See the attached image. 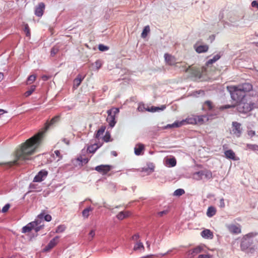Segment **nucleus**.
Returning <instances> with one entry per match:
<instances>
[{"label":"nucleus","instance_id":"obj_1","mask_svg":"<svg viewBox=\"0 0 258 258\" xmlns=\"http://www.w3.org/2000/svg\"><path fill=\"white\" fill-rule=\"evenodd\" d=\"M58 120L59 116H55L50 121L47 122L45 124L44 131L38 132L22 144L21 149L17 152L16 160L8 162L6 164L9 167H11L14 165H19L22 164L21 162V161L31 160L30 155L34 153L36 149L40 144L44 133L51 125L57 122Z\"/></svg>","mask_w":258,"mask_h":258},{"label":"nucleus","instance_id":"obj_2","mask_svg":"<svg viewBox=\"0 0 258 258\" xmlns=\"http://www.w3.org/2000/svg\"><path fill=\"white\" fill-rule=\"evenodd\" d=\"M227 89L230 93L232 99L238 103L245 98V97L248 96L246 93L251 91L253 86L249 83H244L237 86H228Z\"/></svg>","mask_w":258,"mask_h":258},{"label":"nucleus","instance_id":"obj_3","mask_svg":"<svg viewBox=\"0 0 258 258\" xmlns=\"http://www.w3.org/2000/svg\"><path fill=\"white\" fill-rule=\"evenodd\" d=\"M237 104V111L242 114H247L258 108V95H249Z\"/></svg>","mask_w":258,"mask_h":258},{"label":"nucleus","instance_id":"obj_4","mask_svg":"<svg viewBox=\"0 0 258 258\" xmlns=\"http://www.w3.org/2000/svg\"><path fill=\"white\" fill-rule=\"evenodd\" d=\"M235 107L234 105H225L216 106L210 100L206 101L202 106V109L207 112V115L211 119L215 118L219 115L221 111Z\"/></svg>","mask_w":258,"mask_h":258},{"label":"nucleus","instance_id":"obj_5","mask_svg":"<svg viewBox=\"0 0 258 258\" xmlns=\"http://www.w3.org/2000/svg\"><path fill=\"white\" fill-rule=\"evenodd\" d=\"M256 233H249L242 239L240 243L241 250L247 253H252L255 251V248L252 246L253 243L252 237L256 235Z\"/></svg>","mask_w":258,"mask_h":258},{"label":"nucleus","instance_id":"obj_6","mask_svg":"<svg viewBox=\"0 0 258 258\" xmlns=\"http://www.w3.org/2000/svg\"><path fill=\"white\" fill-rule=\"evenodd\" d=\"M119 112V108L116 107H113L107 111L108 115L106 118V121L108 122L109 125L111 127H113L116 124V122L115 119V115L118 114Z\"/></svg>","mask_w":258,"mask_h":258},{"label":"nucleus","instance_id":"obj_7","mask_svg":"<svg viewBox=\"0 0 258 258\" xmlns=\"http://www.w3.org/2000/svg\"><path fill=\"white\" fill-rule=\"evenodd\" d=\"M232 132L234 136L237 138H239L242 133L241 124L237 121H233L232 123Z\"/></svg>","mask_w":258,"mask_h":258},{"label":"nucleus","instance_id":"obj_8","mask_svg":"<svg viewBox=\"0 0 258 258\" xmlns=\"http://www.w3.org/2000/svg\"><path fill=\"white\" fill-rule=\"evenodd\" d=\"M112 168V166L109 165H100L97 166L95 170L102 175H106Z\"/></svg>","mask_w":258,"mask_h":258},{"label":"nucleus","instance_id":"obj_9","mask_svg":"<svg viewBox=\"0 0 258 258\" xmlns=\"http://www.w3.org/2000/svg\"><path fill=\"white\" fill-rule=\"evenodd\" d=\"M45 5L44 3L41 2L38 3L37 6H36L34 14L38 17H41L44 14L45 10Z\"/></svg>","mask_w":258,"mask_h":258},{"label":"nucleus","instance_id":"obj_10","mask_svg":"<svg viewBox=\"0 0 258 258\" xmlns=\"http://www.w3.org/2000/svg\"><path fill=\"white\" fill-rule=\"evenodd\" d=\"M48 175V171L46 170H40L34 177L33 182H41L44 180Z\"/></svg>","mask_w":258,"mask_h":258},{"label":"nucleus","instance_id":"obj_11","mask_svg":"<svg viewBox=\"0 0 258 258\" xmlns=\"http://www.w3.org/2000/svg\"><path fill=\"white\" fill-rule=\"evenodd\" d=\"M59 238L60 237L59 236H56L52 238L45 247L44 250L45 251H48L52 249L58 243Z\"/></svg>","mask_w":258,"mask_h":258},{"label":"nucleus","instance_id":"obj_12","mask_svg":"<svg viewBox=\"0 0 258 258\" xmlns=\"http://www.w3.org/2000/svg\"><path fill=\"white\" fill-rule=\"evenodd\" d=\"M228 231L235 234H239L241 233V228L240 226H237L234 224H229L226 226Z\"/></svg>","mask_w":258,"mask_h":258},{"label":"nucleus","instance_id":"obj_13","mask_svg":"<svg viewBox=\"0 0 258 258\" xmlns=\"http://www.w3.org/2000/svg\"><path fill=\"white\" fill-rule=\"evenodd\" d=\"M164 58L166 62L170 66H173L176 63L175 58L171 54L167 53H165Z\"/></svg>","mask_w":258,"mask_h":258},{"label":"nucleus","instance_id":"obj_14","mask_svg":"<svg viewBox=\"0 0 258 258\" xmlns=\"http://www.w3.org/2000/svg\"><path fill=\"white\" fill-rule=\"evenodd\" d=\"M204 250V248L202 246H198L192 249H190L188 252V254L189 255H191L192 256H194L195 255L198 254V253L201 252Z\"/></svg>","mask_w":258,"mask_h":258},{"label":"nucleus","instance_id":"obj_15","mask_svg":"<svg viewBox=\"0 0 258 258\" xmlns=\"http://www.w3.org/2000/svg\"><path fill=\"white\" fill-rule=\"evenodd\" d=\"M145 150V146L143 144H137L134 148L136 155L139 156L143 154V151Z\"/></svg>","mask_w":258,"mask_h":258},{"label":"nucleus","instance_id":"obj_16","mask_svg":"<svg viewBox=\"0 0 258 258\" xmlns=\"http://www.w3.org/2000/svg\"><path fill=\"white\" fill-rule=\"evenodd\" d=\"M36 225V221H33L28 223L26 226H24L22 228V233H26L31 231L34 227Z\"/></svg>","mask_w":258,"mask_h":258},{"label":"nucleus","instance_id":"obj_17","mask_svg":"<svg viewBox=\"0 0 258 258\" xmlns=\"http://www.w3.org/2000/svg\"><path fill=\"white\" fill-rule=\"evenodd\" d=\"M196 123L202 124H203L206 119L208 121L209 119H212L207 115H202L196 116Z\"/></svg>","mask_w":258,"mask_h":258},{"label":"nucleus","instance_id":"obj_18","mask_svg":"<svg viewBox=\"0 0 258 258\" xmlns=\"http://www.w3.org/2000/svg\"><path fill=\"white\" fill-rule=\"evenodd\" d=\"M194 47L197 52L199 53L206 52L209 49V46L208 45H201L198 46H196V45H195Z\"/></svg>","mask_w":258,"mask_h":258},{"label":"nucleus","instance_id":"obj_19","mask_svg":"<svg viewBox=\"0 0 258 258\" xmlns=\"http://www.w3.org/2000/svg\"><path fill=\"white\" fill-rule=\"evenodd\" d=\"M201 236L205 238L212 239L213 237V233L209 229H205L201 232Z\"/></svg>","mask_w":258,"mask_h":258},{"label":"nucleus","instance_id":"obj_20","mask_svg":"<svg viewBox=\"0 0 258 258\" xmlns=\"http://www.w3.org/2000/svg\"><path fill=\"white\" fill-rule=\"evenodd\" d=\"M130 215L131 213L129 211H121L116 215V218L119 220H122L128 217Z\"/></svg>","mask_w":258,"mask_h":258},{"label":"nucleus","instance_id":"obj_21","mask_svg":"<svg viewBox=\"0 0 258 258\" xmlns=\"http://www.w3.org/2000/svg\"><path fill=\"white\" fill-rule=\"evenodd\" d=\"M85 77L82 75L79 74L77 76V77L74 80V87L75 88H78L82 81L84 80Z\"/></svg>","mask_w":258,"mask_h":258},{"label":"nucleus","instance_id":"obj_22","mask_svg":"<svg viewBox=\"0 0 258 258\" xmlns=\"http://www.w3.org/2000/svg\"><path fill=\"white\" fill-rule=\"evenodd\" d=\"M221 57V54L220 53H219L217 54L216 55H214L212 58L209 59L207 62H206V66H209L211 64H212L213 63L215 62L216 61H217L218 59H219Z\"/></svg>","mask_w":258,"mask_h":258},{"label":"nucleus","instance_id":"obj_23","mask_svg":"<svg viewBox=\"0 0 258 258\" xmlns=\"http://www.w3.org/2000/svg\"><path fill=\"white\" fill-rule=\"evenodd\" d=\"M225 155L228 159L236 160L235 154L232 150H228L225 152Z\"/></svg>","mask_w":258,"mask_h":258},{"label":"nucleus","instance_id":"obj_24","mask_svg":"<svg viewBox=\"0 0 258 258\" xmlns=\"http://www.w3.org/2000/svg\"><path fill=\"white\" fill-rule=\"evenodd\" d=\"M101 146L102 144L98 145V143H95L94 145L88 146L87 148V151L90 153H94Z\"/></svg>","mask_w":258,"mask_h":258},{"label":"nucleus","instance_id":"obj_25","mask_svg":"<svg viewBox=\"0 0 258 258\" xmlns=\"http://www.w3.org/2000/svg\"><path fill=\"white\" fill-rule=\"evenodd\" d=\"M180 122H182V125L186 123V124H197L196 123V117H189L186 118L185 120H182Z\"/></svg>","mask_w":258,"mask_h":258},{"label":"nucleus","instance_id":"obj_26","mask_svg":"<svg viewBox=\"0 0 258 258\" xmlns=\"http://www.w3.org/2000/svg\"><path fill=\"white\" fill-rule=\"evenodd\" d=\"M166 106L165 105H162L161 107L152 106L151 107H148L147 111L149 112H155L159 110H163L165 109Z\"/></svg>","mask_w":258,"mask_h":258},{"label":"nucleus","instance_id":"obj_27","mask_svg":"<svg viewBox=\"0 0 258 258\" xmlns=\"http://www.w3.org/2000/svg\"><path fill=\"white\" fill-rule=\"evenodd\" d=\"M216 213V209L213 206H210L208 208L207 212V215L209 217H212Z\"/></svg>","mask_w":258,"mask_h":258},{"label":"nucleus","instance_id":"obj_28","mask_svg":"<svg viewBox=\"0 0 258 258\" xmlns=\"http://www.w3.org/2000/svg\"><path fill=\"white\" fill-rule=\"evenodd\" d=\"M182 122H180L178 121H175L172 124H167V125H166L164 127V128L167 129V128H173V127H178L182 126Z\"/></svg>","mask_w":258,"mask_h":258},{"label":"nucleus","instance_id":"obj_29","mask_svg":"<svg viewBox=\"0 0 258 258\" xmlns=\"http://www.w3.org/2000/svg\"><path fill=\"white\" fill-rule=\"evenodd\" d=\"M29 188L30 191H40L41 190L38 184L34 183H31L30 184Z\"/></svg>","mask_w":258,"mask_h":258},{"label":"nucleus","instance_id":"obj_30","mask_svg":"<svg viewBox=\"0 0 258 258\" xmlns=\"http://www.w3.org/2000/svg\"><path fill=\"white\" fill-rule=\"evenodd\" d=\"M59 46L57 45L53 46L50 50V56L54 57L59 51Z\"/></svg>","mask_w":258,"mask_h":258},{"label":"nucleus","instance_id":"obj_31","mask_svg":"<svg viewBox=\"0 0 258 258\" xmlns=\"http://www.w3.org/2000/svg\"><path fill=\"white\" fill-rule=\"evenodd\" d=\"M93 210V208L90 206L85 208L82 211L83 216L85 218H88L89 216V212L92 211Z\"/></svg>","mask_w":258,"mask_h":258},{"label":"nucleus","instance_id":"obj_32","mask_svg":"<svg viewBox=\"0 0 258 258\" xmlns=\"http://www.w3.org/2000/svg\"><path fill=\"white\" fill-rule=\"evenodd\" d=\"M105 129L106 127L105 126H101L95 134V138L96 139H99V138L103 134Z\"/></svg>","mask_w":258,"mask_h":258},{"label":"nucleus","instance_id":"obj_33","mask_svg":"<svg viewBox=\"0 0 258 258\" xmlns=\"http://www.w3.org/2000/svg\"><path fill=\"white\" fill-rule=\"evenodd\" d=\"M144 249H145L143 243L142 242H141L140 241L137 242L135 244V245H134V250L135 251H137L138 250H144Z\"/></svg>","mask_w":258,"mask_h":258},{"label":"nucleus","instance_id":"obj_34","mask_svg":"<svg viewBox=\"0 0 258 258\" xmlns=\"http://www.w3.org/2000/svg\"><path fill=\"white\" fill-rule=\"evenodd\" d=\"M194 178L199 180L202 179L203 176V170L199 171L198 172H196L193 174Z\"/></svg>","mask_w":258,"mask_h":258},{"label":"nucleus","instance_id":"obj_35","mask_svg":"<svg viewBox=\"0 0 258 258\" xmlns=\"http://www.w3.org/2000/svg\"><path fill=\"white\" fill-rule=\"evenodd\" d=\"M166 163L170 167H174L176 165V160L174 157L168 158Z\"/></svg>","mask_w":258,"mask_h":258},{"label":"nucleus","instance_id":"obj_36","mask_svg":"<svg viewBox=\"0 0 258 258\" xmlns=\"http://www.w3.org/2000/svg\"><path fill=\"white\" fill-rule=\"evenodd\" d=\"M38 217L41 219H44V220L47 222H49L51 220V216L49 214L44 215L43 213H41L38 215Z\"/></svg>","mask_w":258,"mask_h":258},{"label":"nucleus","instance_id":"obj_37","mask_svg":"<svg viewBox=\"0 0 258 258\" xmlns=\"http://www.w3.org/2000/svg\"><path fill=\"white\" fill-rule=\"evenodd\" d=\"M35 89H36V86L32 85L30 87V88L24 93L25 96L29 97V96H30L33 93V92L35 91Z\"/></svg>","mask_w":258,"mask_h":258},{"label":"nucleus","instance_id":"obj_38","mask_svg":"<svg viewBox=\"0 0 258 258\" xmlns=\"http://www.w3.org/2000/svg\"><path fill=\"white\" fill-rule=\"evenodd\" d=\"M66 229V226L64 225H58L55 230L56 233H62Z\"/></svg>","mask_w":258,"mask_h":258},{"label":"nucleus","instance_id":"obj_39","mask_svg":"<svg viewBox=\"0 0 258 258\" xmlns=\"http://www.w3.org/2000/svg\"><path fill=\"white\" fill-rule=\"evenodd\" d=\"M150 29L149 26H146L144 27L143 32L141 34V36L143 38H145L147 36L148 33L150 32Z\"/></svg>","mask_w":258,"mask_h":258},{"label":"nucleus","instance_id":"obj_40","mask_svg":"<svg viewBox=\"0 0 258 258\" xmlns=\"http://www.w3.org/2000/svg\"><path fill=\"white\" fill-rule=\"evenodd\" d=\"M184 193H185V191L183 189L178 188L174 191V192L173 193V195L175 196L179 197V196L183 195Z\"/></svg>","mask_w":258,"mask_h":258},{"label":"nucleus","instance_id":"obj_41","mask_svg":"<svg viewBox=\"0 0 258 258\" xmlns=\"http://www.w3.org/2000/svg\"><path fill=\"white\" fill-rule=\"evenodd\" d=\"M36 77L35 75H30L27 80V85L31 84L36 80Z\"/></svg>","mask_w":258,"mask_h":258},{"label":"nucleus","instance_id":"obj_42","mask_svg":"<svg viewBox=\"0 0 258 258\" xmlns=\"http://www.w3.org/2000/svg\"><path fill=\"white\" fill-rule=\"evenodd\" d=\"M246 147L250 150L252 151H258V145L255 144H247L246 145Z\"/></svg>","mask_w":258,"mask_h":258},{"label":"nucleus","instance_id":"obj_43","mask_svg":"<svg viewBox=\"0 0 258 258\" xmlns=\"http://www.w3.org/2000/svg\"><path fill=\"white\" fill-rule=\"evenodd\" d=\"M148 107H146L145 105L143 103H140L138 105V110L141 112L147 111Z\"/></svg>","mask_w":258,"mask_h":258},{"label":"nucleus","instance_id":"obj_44","mask_svg":"<svg viewBox=\"0 0 258 258\" xmlns=\"http://www.w3.org/2000/svg\"><path fill=\"white\" fill-rule=\"evenodd\" d=\"M203 176L207 179H211L212 177V173L209 170H203Z\"/></svg>","mask_w":258,"mask_h":258},{"label":"nucleus","instance_id":"obj_45","mask_svg":"<svg viewBox=\"0 0 258 258\" xmlns=\"http://www.w3.org/2000/svg\"><path fill=\"white\" fill-rule=\"evenodd\" d=\"M24 32L26 33V35L27 37H30V30L28 24H26L24 25Z\"/></svg>","mask_w":258,"mask_h":258},{"label":"nucleus","instance_id":"obj_46","mask_svg":"<svg viewBox=\"0 0 258 258\" xmlns=\"http://www.w3.org/2000/svg\"><path fill=\"white\" fill-rule=\"evenodd\" d=\"M110 138H111V136H110V133L108 132H106L105 136L103 138V139L104 142L107 143V142H108L111 141Z\"/></svg>","mask_w":258,"mask_h":258},{"label":"nucleus","instance_id":"obj_47","mask_svg":"<svg viewBox=\"0 0 258 258\" xmlns=\"http://www.w3.org/2000/svg\"><path fill=\"white\" fill-rule=\"evenodd\" d=\"M102 64H103V62H102V61L101 60L97 59L95 62V67L96 68V69L97 70L100 69L101 68V67H102Z\"/></svg>","mask_w":258,"mask_h":258},{"label":"nucleus","instance_id":"obj_48","mask_svg":"<svg viewBox=\"0 0 258 258\" xmlns=\"http://www.w3.org/2000/svg\"><path fill=\"white\" fill-rule=\"evenodd\" d=\"M98 49L100 51H105L109 49V47L100 44L98 45Z\"/></svg>","mask_w":258,"mask_h":258},{"label":"nucleus","instance_id":"obj_49","mask_svg":"<svg viewBox=\"0 0 258 258\" xmlns=\"http://www.w3.org/2000/svg\"><path fill=\"white\" fill-rule=\"evenodd\" d=\"M36 225L34 227L33 229L35 230V232H37L39 231L40 229H41L43 226V225H39V223L38 221H35Z\"/></svg>","mask_w":258,"mask_h":258},{"label":"nucleus","instance_id":"obj_50","mask_svg":"<svg viewBox=\"0 0 258 258\" xmlns=\"http://www.w3.org/2000/svg\"><path fill=\"white\" fill-rule=\"evenodd\" d=\"M10 207V205L9 204H7L5 205L2 208V212L3 213L7 212L9 210Z\"/></svg>","mask_w":258,"mask_h":258},{"label":"nucleus","instance_id":"obj_51","mask_svg":"<svg viewBox=\"0 0 258 258\" xmlns=\"http://www.w3.org/2000/svg\"><path fill=\"white\" fill-rule=\"evenodd\" d=\"M95 235V230H91L89 233V237H91V238H90V237L89 238V240H91L93 239V238L94 237Z\"/></svg>","mask_w":258,"mask_h":258},{"label":"nucleus","instance_id":"obj_52","mask_svg":"<svg viewBox=\"0 0 258 258\" xmlns=\"http://www.w3.org/2000/svg\"><path fill=\"white\" fill-rule=\"evenodd\" d=\"M225 207L224 199L222 198L220 200L219 207L221 208H224Z\"/></svg>","mask_w":258,"mask_h":258},{"label":"nucleus","instance_id":"obj_53","mask_svg":"<svg viewBox=\"0 0 258 258\" xmlns=\"http://www.w3.org/2000/svg\"><path fill=\"white\" fill-rule=\"evenodd\" d=\"M212 255L207 254H200L197 258H211Z\"/></svg>","mask_w":258,"mask_h":258},{"label":"nucleus","instance_id":"obj_54","mask_svg":"<svg viewBox=\"0 0 258 258\" xmlns=\"http://www.w3.org/2000/svg\"><path fill=\"white\" fill-rule=\"evenodd\" d=\"M168 212V210H163L162 211H160V212H159L158 213H157V215L158 216H160V217H162L164 215H165L166 214H167Z\"/></svg>","mask_w":258,"mask_h":258},{"label":"nucleus","instance_id":"obj_55","mask_svg":"<svg viewBox=\"0 0 258 258\" xmlns=\"http://www.w3.org/2000/svg\"><path fill=\"white\" fill-rule=\"evenodd\" d=\"M251 7L253 8H256L258 10V1H253L251 4Z\"/></svg>","mask_w":258,"mask_h":258},{"label":"nucleus","instance_id":"obj_56","mask_svg":"<svg viewBox=\"0 0 258 258\" xmlns=\"http://www.w3.org/2000/svg\"><path fill=\"white\" fill-rule=\"evenodd\" d=\"M139 238H140V235L138 233H136V234H134L132 237V240H133L134 241H138Z\"/></svg>","mask_w":258,"mask_h":258},{"label":"nucleus","instance_id":"obj_57","mask_svg":"<svg viewBox=\"0 0 258 258\" xmlns=\"http://www.w3.org/2000/svg\"><path fill=\"white\" fill-rule=\"evenodd\" d=\"M247 134L249 137H252L255 135V133L254 131L249 130L247 132Z\"/></svg>","mask_w":258,"mask_h":258},{"label":"nucleus","instance_id":"obj_58","mask_svg":"<svg viewBox=\"0 0 258 258\" xmlns=\"http://www.w3.org/2000/svg\"><path fill=\"white\" fill-rule=\"evenodd\" d=\"M172 251H173V249H170V250H168L165 253L159 254V255H160V256H164L166 255L167 254L170 253Z\"/></svg>","mask_w":258,"mask_h":258},{"label":"nucleus","instance_id":"obj_59","mask_svg":"<svg viewBox=\"0 0 258 258\" xmlns=\"http://www.w3.org/2000/svg\"><path fill=\"white\" fill-rule=\"evenodd\" d=\"M54 153L56 155V156H57L58 157L60 158H62V156L60 155V153L59 150H55L54 151Z\"/></svg>","mask_w":258,"mask_h":258},{"label":"nucleus","instance_id":"obj_60","mask_svg":"<svg viewBox=\"0 0 258 258\" xmlns=\"http://www.w3.org/2000/svg\"><path fill=\"white\" fill-rule=\"evenodd\" d=\"M62 141L66 143L67 145H69L70 144V141L69 140H68L66 138H63V140H62Z\"/></svg>","mask_w":258,"mask_h":258},{"label":"nucleus","instance_id":"obj_61","mask_svg":"<svg viewBox=\"0 0 258 258\" xmlns=\"http://www.w3.org/2000/svg\"><path fill=\"white\" fill-rule=\"evenodd\" d=\"M89 161V159L88 158H83V162H82V164L83 163H84V164H86Z\"/></svg>","mask_w":258,"mask_h":258},{"label":"nucleus","instance_id":"obj_62","mask_svg":"<svg viewBox=\"0 0 258 258\" xmlns=\"http://www.w3.org/2000/svg\"><path fill=\"white\" fill-rule=\"evenodd\" d=\"M7 111H6L4 109H0V115H2L4 113H7Z\"/></svg>","mask_w":258,"mask_h":258},{"label":"nucleus","instance_id":"obj_63","mask_svg":"<svg viewBox=\"0 0 258 258\" xmlns=\"http://www.w3.org/2000/svg\"><path fill=\"white\" fill-rule=\"evenodd\" d=\"M77 160L81 163L83 162V158L81 156L78 157Z\"/></svg>","mask_w":258,"mask_h":258},{"label":"nucleus","instance_id":"obj_64","mask_svg":"<svg viewBox=\"0 0 258 258\" xmlns=\"http://www.w3.org/2000/svg\"><path fill=\"white\" fill-rule=\"evenodd\" d=\"M4 74L3 73H0V82L3 79Z\"/></svg>","mask_w":258,"mask_h":258}]
</instances>
